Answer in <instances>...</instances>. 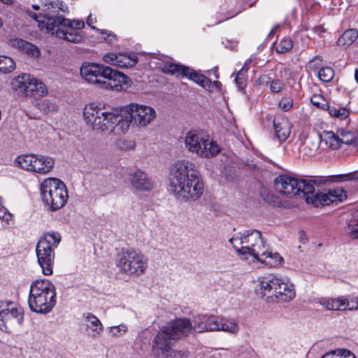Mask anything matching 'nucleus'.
<instances>
[{
	"label": "nucleus",
	"mask_w": 358,
	"mask_h": 358,
	"mask_svg": "<svg viewBox=\"0 0 358 358\" xmlns=\"http://www.w3.org/2000/svg\"><path fill=\"white\" fill-rule=\"evenodd\" d=\"M275 136L281 142L285 141L290 134L291 124L285 118L274 119L273 121Z\"/></svg>",
	"instance_id": "393cba45"
},
{
	"label": "nucleus",
	"mask_w": 358,
	"mask_h": 358,
	"mask_svg": "<svg viewBox=\"0 0 358 358\" xmlns=\"http://www.w3.org/2000/svg\"><path fill=\"white\" fill-rule=\"evenodd\" d=\"M127 325H125L124 324H121L117 326L110 327H109V329H108L109 334L112 336H115V337H119V336L123 335L124 334H125L127 332Z\"/></svg>",
	"instance_id": "37998d69"
},
{
	"label": "nucleus",
	"mask_w": 358,
	"mask_h": 358,
	"mask_svg": "<svg viewBox=\"0 0 358 358\" xmlns=\"http://www.w3.org/2000/svg\"><path fill=\"white\" fill-rule=\"evenodd\" d=\"M280 276L274 274H267L258 278V285L256 287L257 294L268 298H274L278 289H280Z\"/></svg>",
	"instance_id": "6ab92c4d"
},
{
	"label": "nucleus",
	"mask_w": 358,
	"mask_h": 358,
	"mask_svg": "<svg viewBox=\"0 0 358 358\" xmlns=\"http://www.w3.org/2000/svg\"><path fill=\"white\" fill-rule=\"evenodd\" d=\"M61 241V236L58 232L51 231L45 233L38 241L36 253L38 263L45 275L52 273V266L55 262V249Z\"/></svg>",
	"instance_id": "1a4fd4ad"
},
{
	"label": "nucleus",
	"mask_w": 358,
	"mask_h": 358,
	"mask_svg": "<svg viewBox=\"0 0 358 358\" xmlns=\"http://www.w3.org/2000/svg\"><path fill=\"white\" fill-rule=\"evenodd\" d=\"M83 319L86 322V330L89 331V335L92 337L99 335L103 329V324L96 316L91 313H85Z\"/></svg>",
	"instance_id": "b1692460"
},
{
	"label": "nucleus",
	"mask_w": 358,
	"mask_h": 358,
	"mask_svg": "<svg viewBox=\"0 0 358 358\" xmlns=\"http://www.w3.org/2000/svg\"><path fill=\"white\" fill-rule=\"evenodd\" d=\"M169 190L180 201H194L203 191V183L194 163L182 159L176 162L170 170Z\"/></svg>",
	"instance_id": "f257e3e1"
},
{
	"label": "nucleus",
	"mask_w": 358,
	"mask_h": 358,
	"mask_svg": "<svg viewBox=\"0 0 358 358\" xmlns=\"http://www.w3.org/2000/svg\"><path fill=\"white\" fill-rule=\"evenodd\" d=\"M229 242L242 260H248L251 257L250 262H261L271 267L280 265L282 261L278 252L268 250L266 241L258 230L247 231L240 237L231 238Z\"/></svg>",
	"instance_id": "f03ea898"
},
{
	"label": "nucleus",
	"mask_w": 358,
	"mask_h": 358,
	"mask_svg": "<svg viewBox=\"0 0 358 358\" xmlns=\"http://www.w3.org/2000/svg\"><path fill=\"white\" fill-rule=\"evenodd\" d=\"M62 2L59 0H43V11L45 13L43 15L45 21L48 17L55 18L51 13H55L58 10L64 12V10L61 7Z\"/></svg>",
	"instance_id": "c756f323"
},
{
	"label": "nucleus",
	"mask_w": 358,
	"mask_h": 358,
	"mask_svg": "<svg viewBox=\"0 0 358 358\" xmlns=\"http://www.w3.org/2000/svg\"><path fill=\"white\" fill-rule=\"evenodd\" d=\"M128 180L132 187L138 191H151L154 189L152 180L140 170L129 173Z\"/></svg>",
	"instance_id": "412c9836"
},
{
	"label": "nucleus",
	"mask_w": 358,
	"mask_h": 358,
	"mask_svg": "<svg viewBox=\"0 0 358 358\" xmlns=\"http://www.w3.org/2000/svg\"><path fill=\"white\" fill-rule=\"evenodd\" d=\"M357 45H358V41H357Z\"/></svg>",
	"instance_id": "69168bd1"
},
{
	"label": "nucleus",
	"mask_w": 358,
	"mask_h": 358,
	"mask_svg": "<svg viewBox=\"0 0 358 358\" xmlns=\"http://www.w3.org/2000/svg\"><path fill=\"white\" fill-rule=\"evenodd\" d=\"M336 352L339 355L338 358H356L352 352L346 349H337Z\"/></svg>",
	"instance_id": "de8ad7c7"
},
{
	"label": "nucleus",
	"mask_w": 358,
	"mask_h": 358,
	"mask_svg": "<svg viewBox=\"0 0 358 358\" xmlns=\"http://www.w3.org/2000/svg\"><path fill=\"white\" fill-rule=\"evenodd\" d=\"M318 148L317 142L307 140V135L301 133L296 138L289 141L286 145V150L294 157L310 156Z\"/></svg>",
	"instance_id": "a211bd4d"
},
{
	"label": "nucleus",
	"mask_w": 358,
	"mask_h": 358,
	"mask_svg": "<svg viewBox=\"0 0 358 358\" xmlns=\"http://www.w3.org/2000/svg\"><path fill=\"white\" fill-rule=\"evenodd\" d=\"M317 76L320 80L327 83L333 79L334 71L331 67L325 66L318 71Z\"/></svg>",
	"instance_id": "4c0bfd02"
},
{
	"label": "nucleus",
	"mask_w": 358,
	"mask_h": 358,
	"mask_svg": "<svg viewBox=\"0 0 358 358\" xmlns=\"http://www.w3.org/2000/svg\"><path fill=\"white\" fill-rule=\"evenodd\" d=\"M0 1H1L2 3L6 4V5H10L13 3V1L12 0H0Z\"/></svg>",
	"instance_id": "052dcab7"
},
{
	"label": "nucleus",
	"mask_w": 358,
	"mask_h": 358,
	"mask_svg": "<svg viewBox=\"0 0 358 358\" xmlns=\"http://www.w3.org/2000/svg\"><path fill=\"white\" fill-rule=\"evenodd\" d=\"M156 116L157 113L153 108L131 103L118 111L117 134H125L131 124L137 127H145L153 122Z\"/></svg>",
	"instance_id": "39448f33"
},
{
	"label": "nucleus",
	"mask_w": 358,
	"mask_h": 358,
	"mask_svg": "<svg viewBox=\"0 0 358 358\" xmlns=\"http://www.w3.org/2000/svg\"><path fill=\"white\" fill-rule=\"evenodd\" d=\"M275 190L282 195L292 197L301 193L308 192L312 189L309 184L304 183L303 179L293 178L288 175H280L274 181Z\"/></svg>",
	"instance_id": "2eb2a0df"
},
{
	"label": "nucleus",
	"mask_w": 358,
	"mask_h": 358,
	"mask_svg": "<svg viewBox=\"0 0 358 358\" xmlns=\"http://www.w3.org/2000/svg\"><path fill=\"white\" fill-rule=\"evenodd\" d=\"M41 195L45 206L51 211L62 208L68 199L65 184L55 178H46L43 181Z\"/></svg>",
	"instance_id": "9d476101"
},
{
	"label": "nucleus",
	"mask_w": 358,
	"mask_h": 358,
	"mask_svg": "<svg viewBox=\"0 0 358 358\" xmlns=\"http://www.w3.org/2000/svg\"><path fill=\"white\" fill-rule=\"evenodd\" d=\"M293 47V42L290 38H283L276 46V51L279 53H285Z\"/></svg>",
	"instance_id": "58836bf2"
},
{
	"label": "nucleus",
	"mask_w": 358,
	"mask_h": 358,
	"mask_svg": "<svg viewBox=\"0 0 358 358\" xmlns=\"http://www.w3.org/2000/svg\"><path fill=\"white\" fill-rule=\"evenodd\" d=\"M355 78L357 83H358V69H356V71H355Z\"/></svg>",
	"instance_id": "680f3d73"
},
{
	"label": "nucleus",
	"mask_w": 358,
	"mask_h": 358,
	"mask_svg": "<svg viewBox=\"0 0 358 358\" xmlns=\"http://www.w3.org/2000/svg\"><path fill=\"white\" fill-rule=\"evenodd\" d=\"M80 75L87 83L99 88L119 91L127 83L128 77L109 66L94 63L84 64L80 67Z\"/></svg>",
	"instance_id": "20e7f679"
},
{
	"label": "nucleus",
	"mask_w": 358,
	"mask_h": 358,
	"mask_svg": "<svg viewBox=\"0 0 358 358\" xmlns=\"http://www.w3.org/2000/svg\"><path fill=\"white\" fill-rule=\"evenodd\" d=\"M322 62V57L320 56H316L310 62V65H312L315 62Z\"/></svg>",
	"instance_id": "bf43d9fd"
},
{
	"label": "nucleus",
	"mask_w": 358,
	"mask_h": 358,
	"mask_svg": "<svg viewBox=\"0 0 358 358\" xmlns=\"http://www.w3.org/2000/svg\"><path fill=\"white\" fill-rule=\"evenodd\" d=\"M32 7H33V8L34 10H38L39 9V6L38 5H33Z\"/></svg>",
	"instance_id": "e2e57ef3"
},
{
	"label": "nucleus",
	"mask_w": 358,
	"mask_h": 358,
	"mask_svg": "<svg viewBox=\"0 0 358 358\" xmlns=\"http://www.w3.org/2000/svg\"><path fill=\"white\" fill-rule=\"evenodd\" d=\"M358 38V31L355 29L346 30L338 39L337 45L347 48L352 45Z\"/></svg>",
	"instance_id": "7c9ffc66"
},
{
	"label": "nucleus",
	"mask_w": 358,
	"mask_h": 358,
	"mask_svg": "<svg viewBox=\"0 0 358 358\" xmlns=\"http://www.w3.org/2000/svg\"><path fill=\"white\" fill-rule=\"evenodd\" d=\"M338 135L341 144L353 145L358 141V133L352 131L341 130Z\"/></svg>",
	"instance_id": "473e14b6"
},
{
	"label": "nucleus",
	"mask_w": 358,
	"mask_h": 358,
	"mask_svg": "<svg viewBox=\"0 0 358 358\" xmlns=\"http://www.w3.org/2000/svg\"><path fill=\"white\" fill-rule=\"evenodd\" d=\"M336 350H332L324 354L321 358H338Z\"/></svg>",
	"instance_id": "3c124183"
},
{
	"label": "nucleus",
	"mask_w": 358,
	"mask_h": 358,
	"mask_svg": "<svg viewBox=\"0 0 358 358\" xmlns=\"http://www.w3.org/2000/svg\"><path fill=\"white\" fill-rule=\"evenodd\" d=\"M116 146L121 150L127 151L134 149L136 143L131 139H120L116 142Z\"/></svg>",
	"instance_id": "ea45409f"
},
{
	"label": "nucleus",
	"mask_w": 358,
	"mask_h": 358,
	"mask_svg": "<svg viewBox=\"0 0 358 358\" xmlns=\"http://www.w3.org/2000/svg\"><path fill=\"white\" fill-rule=\"evenodd\" d=\"M96 20H94L91 15H90L87 19V24L88 26H90L92 29H95V27L93 26V24L94 23Z\"/></svg>",
	"instance_id": "6e6d98bb"
},
{
	"label": "nucleus",
	"mask_w": 358,
	"mask_h": 358,
	"mask_svg": "<svg viewBox=\"0 0 358 358\" xmlns=\"http://www.w3.org/2000/svg\"><path fill=\"white\" fill-rule=\"evenodd\" d=\"M0 206H3L1 203H0Z\"/></svg>",
	"instance_id": "0e129e2a"
},
{
	"label": "nucleus",
	"mask_w": 358,
	"mask_h": 358,
	"mask_svg": "<svg viewBox=\"0 0 358 358\" xmlns=\"http://www.w3.org/2000/svg\"><path fill=\"white\" fill-rule=\"evenodd\" d=\"M346 233L352 238H358V220L355 219L350 220Z\"/></svg>",
	"instance_id": "a19ab883"
},
{
	"label": "nucleus",
	"mask_w": 358,
	"mask_h": 358,
	"mask_svg": "<svg viewBox=\"0 0 358 358\" xmlns=\"http://www.w3.org/2000/svg\"><path fill=\"white\" fill-rule=\"evenodd\" d=\"M176 339L165 326L157 332L152 341V350L158 356L172 358L175 355L173 347Z\"/></svg>",
	"instance_id": "f3484780"
},
{
	"label": "nucleus",
	"mask_w": 358,
	"mask_h": 358,
	"mask_svg": "<svg viewBox=\"0 0 358 358\" xmlns=\"http://www.w3.org/2000/svg\"><path fill=\"white\" fill-rule=\"evenodd\" d=\"M327 110L331 116L337 117L340 120L345 119L349 115V112L345 108H336L334 106H328Z\"/></svg>",
	"instance_id": "e433bc0d"
},
{
	"label": "nucleus",
	"mask_w": 358,
	"mask_h": 358,
	"mask_svg": "<svg viewBox=\"0 0 358 358\" xmlns=\"http://www.w3.org/2000/svg\"><path fill=\"white\" fill-rule=\"evenodd\" d=\"M217 317L213 315H199L193 320L194 331L198 333L213 331L218 329Z\"/></svg>",
	"instance_id": "5701e85b"
},
{
	"label": "nucleus",
	"mask_w": 358,
	"mask_h": 358,
	"mask_svg": "<svg viewBox=\"0 0 358 358\" xmlns=\"http://www.w3.org/2000/svg\"><path fill=\"white\" fill-rule=\"evenodd\" d=\"M15 163L22 169L44 175L53 169L55 160L46 155L27 154L17 157Z\"/></svg>",
	"instance_id": "ddd939ff"
},
{
	"label": "nucleus",
	"mask_w": 358,
	"mask_h": 358,
	"mask_svg": "<svg viewBox=\"0 0 358 358\" xmlns=\"http://www.w3.org/2000/svg\"><path fill=\"white\" fill-rule=\"evenodd\" d=\"M186 66L175 64H166L163 67V71L165 73L171 75H181L184 76Z\"/></svg>",
	"instance_id": "c9c22d12"
},
{
	"label": "nucleus",
	"mask_w": 358,
	"mask_h": 358,
	"mask_svg": "<svg viewBox=\"0 0 358 358\" xmlns=\"http://www.w3.org/2000/svg\"><path fill=\"white\" fill-rule=\"evenodd\" d=\"M319 303L328 310H346L349 306L348 299L344 297L322 298Z\"/></svg>",
	"instance_id": "bb28decb"
},
{
	"label": "nucleus",
	"mask_w": 358,
	"mask_h": 358,
	"mask_svg": "<svg viewBox=\"0 0 358 358\" xmlns=\"http://www.w3.org/2000/svg\"><path fill=\"white\" fill-rule=\"evenodd\" d=\"M354 179L352 173L333 176L329 177H316L314 179H303L304 183L309 184L312 189L308 192H304L306 201L308 203L313 204L315 207L329 205L334 203L343 201L347 198V192L341 188L329 189L326 193L315 192V186L320 187L330 182H338Z\"/></svg>",
	"instance_id": "7ed1b4c3"
},
{
	"label": "nucleus",
	"mask_w": 358,
	"mask_h": 358,
	"mask_svg": "<svg viewBox=\"0 0 358 358\" xmlns=\"http://www.w3.org/2000/svg\"><path fill=\"white\" fill-rule=\"evenodd\" d=\"M18 45H22V47L24 49H26V50L27 52H29L33 56L37 57L39 55V53H40L39 50L35 45H34L29 43L25 42L24 41H20L18 42Z\"/></svg>",
	"instance_id": "c03bdc74"
},
{
	"label": "nucleus",
	"mask_w": 358,
	"mask_h": 358,
	"mask_svg": "<svg viewBox=\"0 0 358 358\" xmlns=\"http://www.w3.org/2000/svg\"><path fill=\"white\" fill-rule=\"evenodd\" d=\"M184 76L194 81L205 89H209L210 87L211 81L210 79L190 68L187 67Z\"/></svg>",
	"instance_id": "c85d7f7f"
},
{
	"label": "nucleus",
	"mask_w": 358,
	"mask_h": 358,
	"mask_svg": "<svg viewBox=\"0 0 358 358\" xmlns=\"http://www.w3.org/2000/svg\"><path fill=\"white\" fill-rule=\"evenodd\" d=\"M352 302H355L356 303V305L354 306H351V307H349L348 308V310H358V296L354 298L352 300Z\"/></svg>",
	"instance_id": "4d7b16f0"
},
{
	"label": "nucleus",
	"mask_w": 358,
	"mask_h": 358,
	"mask_svg": "<svg viewBox=\"0 0 358 358\" xmlns=\"http://www.w3.org/2000/svg\"><path fill=\"white\" fill-rule=\"evenodd\" d=\"M314 29L315 31L320 36H322V34L325 32V29L322 26L315 27Z\"/></svg>",
	"instance_id": "13d9d810"
},
{
	"label": "nucleus",
	"mask_w": 358,
	"mask_h": 358,
	"mask_svg": "<svg viewBox=\"0 0 358 358\" xmlns=\"http://www.w3.org/2000/svg\"><path fill=\"white\" fill-rule=\"evenodd\" d=\"M103 61L111 65H115L120 68H131L137 63L136 56H129L123 54L108 53L103 56Z\"/></svg>",
	"instance_id": "4be33fe9"
},
{
	"label": "nucleus",
	"mask_w": 358,
	"mask_h": 358,
	"mask_svg": "<svg viewBox=\"0 0 358 358\" xmlns=\"http://www.w3.org/2000/svg\"><path fill=\"white\" fill-rule=\"evenodd\" d=\"M12 89L25 96H43L48 94L45 85L39 80L27 73L15 78L11 82Z\"/></svg>",
	"instance_id": "4468645a"
},
{
	"label": "nucleus",
	"mask_w": 358,
	"mask_h": 358,
	"mask_svg": "<svg viewBox=\"0 0 358 358\" xmlns=\"http://www.w3.org/2000/svg\"><path fill=\"white\" fill-rule=\"evenodd\" d=\"M165 327L171 331L176 340L187 336L194 330V324L186 318H177L168 323Z\"/></svg>",
	"instance_id": "aec40b11"
},
{
	"label": "nucleus",
	"mask_w": 358,
	"mask_h": 358,
	"mask_svg": "<svg viewBox=\"0 0 358 358\" xmlns=\"http://www.w3.org/2000/svg\"><path fill=\"white\" fill-rule=\"evenodd\" d=\"M284 87V83L279 80H274L270 84V89L274 93L280 92Z\"/></svg>",
	"instance_id": "49530a36"
},
{
	"label": "nucleus",
	"mask_w": 358,
	"mask_h": 358,
	"mask_svg": "<svg viewBox=\"0 0 358 358\" xmlns=\"http://www.w3.org/2000/svg\"><path fill=\"white\" fill-rule=\"evenodd\" d=\"M280 289H277L275 299L279 301H289L294 298L295 291L294 286L287 280L282 278L280 282Z\"/></svg>",
	"instance_id": "a878e982"
},
{
	"label": "nucleus",
	"mask_w": 358,
	"mask_h": 358,
	"mask_svg": "<svg viewBox=\"0 0 358 358\" xmlns=\"http://www.w3.org/2000/svg\"><path fill=\"white\" fill-rule=\"evenodd\" d=\"M40 110L45 115H50L56 113L58 110V105L55 101L50 99H44L38 103Z\"/></svg>",
	"instance_id": "72a5a7b5"
},
{
	"label": "nucleus",
	"mask_w": 358,
	"mask_h": 358,
	"mask_svg": "<svg viewBox=\"0 0 358 358\" xmlns=\"http://www.w3.org/2000/svg\"><path fill=\"white\" fill-rule=\"evenodd\" d=\"M320 138L322 145H325L331 150H337L341 145L338 134H335L331 131H322L320 134Z\"/></svg>",
	"instance_id": "cd10ccee"
},
{
	"label": "nucleus",
	"mask_w": 358,
	"mask_h": 358,
	"mask_svg": "<svg viewBox=\"0 0 358 358\" xmlns=\"http://www.w3.org/2000/svg\"><path fill=\"white\" fill-rule=\"evenodd\" d=\"M101 31V34H103V35H105L103 36V38L105 40H109V41H111L112 39L110 38V37L111 38H114L115 37V35L112 34L110 31H108L107 30H100Z\"/></svg>",
	"instance_id": "864d4df0"
},
{
	"label": "nucleus",
	"mask_w": 358,
	"mask_h": 358,
	"mask_svg": "<svg viewBox=\"0 0 358 358\" xmlns=\"http://www.w3.org/2000/svg\"><path fill=\"white\" fill-rule=\"evenodd\" d=\"M23 311L16 304L10 302H0V329L6 332L22 324Z\"/></svg>",
	"instance_id": "dca6fc26"
},
{
	"label": "nucleus",
	"mask_w": 358,
	"mask_h": 358,
	"mask_svg": "<svg viewBox=\"0 0 358 358\" xmlns=\"http://www.w3.org/2000/svg\"><path fill=\"white\" fill-rule=\"evenodd\" d=\"M183 139L185 148L198 157L210 158L220 151L219 145L203 130L191 129L185 134Z\"/></svg>",
	"instance_id": "6e6552de"
},
{
	"label": "nucleus",
	"mask_w": 358,
	"mask_h": 358,
	"mask_svg": "<svg viewBox=\"0 0 358 358\" xmlns=\"http://www.w3.org/2000/svg\"><path fill=\"white\" fill-rule=\"evenodd\" d=\"M15 69V63L13 59L6 56H0V72L8 73Z\"/></svg>",
	"instance_id": "f704fd0d"
},
{
	"label": "nucleus",
	"mask_w": 358,
	"mask_h": 358,
	"mask_svg": "<svg viewBox=\"0 0 358 358\" xmlns=\"http://www.w3.org/2000/svg\"><path fill=\"white\" fill-rule=\"evenodd\" d=\"M83 116L88 127L102 132L110 130L117 134L118 111L108 112L94 103H89L83 108Z\"/></svg>",
	"instance_id": "0eeeda50"
},
{
	"label": "nucleus",
	"mask_w": 358,
	"mask_h": 358,
	"mask_svg": "<svg viewBox=\"0 0 358 358\" xmlns=\"http://www.w3.org/2000/svg\"><path fill=\"white\" fill-rule=\"evenodd\" d=\"M12 217V215L3 206H0V219L8 222Z\"/></svg>",
	"instance_id": "09e8293b"
},
{
	"label": "nucleus",
	"mask_w": 358,
	"mask_h": 358,
	"mask_svg": "<svg viewBox=\"0 0 358 358\" xmlns=\"http://www.w3.org/2000/svg\"><path fill=\"white\" fill-rule=\"evenodd\" d=\"M38 27L47 33L69 42L78 43L83 41V36L73 29V24L71 20L62 15L57 16V18L48 17L45 21H40Z\"/></svg>",
	"instance_id": "f8f14e48"
},
{
	"label": "nucleus",
	"mask_w": 358,
	"mask_h": 358,
	"mask_svg": "<svg viewBox=\"0 0 358 358\" xmlns=\"http://www.w3.org/2000/svg\"><path fill=\"white\" fill-rule=\"evenodd\" d=\"M28 304L30 309L37 313H50L56 304V291L48 280H36L29 289Z\"/></svg>",
	"instance_id": "423d86ee"
},
{
	"label": "nucleus",
	"mask_w": 358,
	"mask_h": 358,
	"mask_svg": "<svg viewBox=\"0 0 358 358\" xmlns=\"http://www.w3.org/2000/svg\"><path fill=\"white\" fill-rule=\"evenodd\" d=\"M217 321L218 323V329L215 331H223L232 334H236L239 331L238 325L232 320L217 317Z\"/></svg>",
	"instance_id": "2f4dec72"
},
{
	"label": "nucleus",
	"mask_w": 358,
	"mask_h": 358,
	"mask_svg": "<svg viewBox=\"0 0 358 358\" xmlns=\"http://www.w3.org/2000/svg\"><path fill=\"white\" fill-rule=\"evenodd\" d=\"M278 105H279V107L281 109H282L283 110L288 111L292 108V107L293 106V101L289 97H285V98H282L279 101Z\"/></svg>",
	"instance_id": "a18cd8bd"
},
{
	"label": "nucleus",
	"mask_w": 358,
	"mask_h": 358,
	"mask_svg": "<svg viewBox=\"0 0 358 358\" xmlns=\"http://www.w3.org/2000/svg\"><path fill=\"white\" fill-rule=\"evenodd\" d=\"M242 76L243 73L241 71H239L237 73L236 77L235 78L236 84L239 89H243L245 83V78L242 77Z\"/></svg>",
	"instance_id": "8fccbe9b"
},
{
	"label": "nucleus",
	"mask_w": 358,
	"mask_h": 358,
	"mask_svg": "<svg viewBox=\"0 0 358 358\" xmlns=\"http://www.w3.org/2000/svg\"><path fill=\"white\" fill-rule=\"evenodd\" d=\"M120 272L129 276L143 275L148 268V259L141 252L132 249H122L116 257Z\"/></svg>",
	"instance_id": "9b49d317"
},
{
	"label": "nucleus",
	"mask_w": 358,
	"mask_h": 358,
	"mask_svg": "<svg viewBox=\"0 0 358 358\" xmlns=\"http://www.w3.org/2000/svg\"><path fill=\"white\" fill-rule=\"evenodd\" d=\"M28 14L31 18L35 19L38 22V24H39L40 21L45 20V18H43V16L38 17L35 13H33L31 11H29Z\"/></svg>",
	"instance_id": "5fc2aeb1"
},
{
	"label": "nucleus",
	"mask_w": 358,
	"mask_h": 358,
	"mask_svg": "<svg viewBox=\"0 0 358 358\" xmlns=\"http://www.w3.org/2000/svg\"><path fill=\"white\" fill-rule=\"evenodd\" d=\"M71 22H72V24H73V29L76 30L80 29L85 27V23L82 20L71 21Z\"/></svg>",
	"instance_id": "603ef678"
},
{
	"label": "nucleus",
	"mask_w": 358,
	"mask_h": 358,
	"mask_svg": "<svg viewBox=\"0 0 358 358\" xmlns=\"http://www.w3.org/2000/svg\"><path fill=\"white\" fill-rule=\"evenodd\" d=\"M310 101L313 105L323 110H327L329 106L326 99L322 96L318 94L313 95L311 97Z\"/></svg>",
	"instance_id": "79ce46f5"
}]
</instances>
